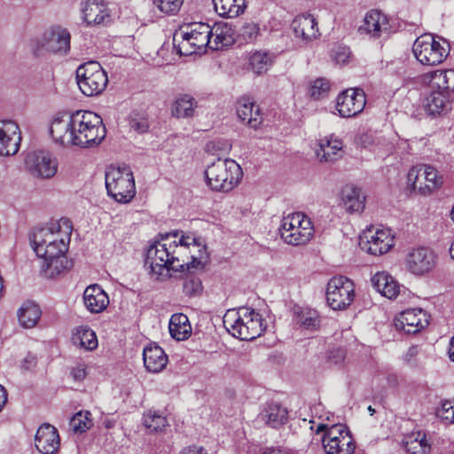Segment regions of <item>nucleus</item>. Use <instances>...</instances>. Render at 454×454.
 I'll list each match as a JSON object with an SVG mask.
<instances>
[{"mask_svg":"<svg viewBox=\"0 0 454 454\" xmlns=\"http://www.w3.org/2000/svg\"><path fill=\"white\" fill-rule=\"evenodd\" d=\"M50 133L55 143L82 148L98 145L106 137L102 118L91 111L78 110L56 116Z\"/></svg>","mask_w":454,"mask_h":454,"instance_id":"nucleus-1","label":"nucleus"},{"mask_svg":"<svg viewBox=\"0 0 454 454\" xmlns=\"http://www.w3.org/2000/svg\"><path fill=\"white\" fill-rule=\"evenodd\" d=\"M72 225L67 219H60L47 226L35 228L30 236L33 249L43 260L41 269L45 274L53 276L67 269L68 262L65 254L68 249Z\"/></svg>","mask_w":454,"mask_h":454,"instance_id":"nucleus-2","label":"nucleus"},{"mask_svg":"<svg viewBox=\"0 0 454 454\" xmlns=\"http://www.w3.org/2000/svg\"><path fill=\"white\" fill-rule=\"evenodd\" d=\"M179 249H176L169 239V235L152 244L146 252L145 264L149 267L151 278L163 281L170 277V271H182L184 269H202V256H192V261L181 258Z\"/></svg>","mask_w":454,"mask_h":454,"instance_id":"nucleus-3","label":"nucleus"},{"mask_svg":"<svg viewBox=\"0 0 454 454\" xmlns=\"http://www.w3.org/2000/svg\"><path fill=\"white\" fill-rule=\"evenodd\" d=\"M223 323L233 337L241 340H253L265 330L261 315L247 307L228 309Z\"/></svg>","mask_w":454,"mask_h":454,"instance_id":"nucleus-4","label":"nucleus"},{"mask_svg":"<svg viewBox=\"0 0 454 454\" xmlns=\"http://www.w3.org/2000/svg\"><path fill=\"white\" fill-rule=\"evenodd\" d=\"M205 176L207 185L213 191L228 192L241 181L243 171L235 160L218 158L207 166Z\"/></svg>","mask_w":454,"mask_h":454,"instance_id":"nucleus-5","label":"nucleus"},{"mask_svg":"<svg viewBox=\"0 0 454 454\" xmlns=\"http://www.w3.org/2000/svg\"><path fill=\"white\" fill-rule=\"evenodd\" d=\"M210 26L206 23L187 24L180 27L173 37L174 46L180 55L190 56L203 51L210 40Z\"/></svg>","mask_w":454,"mask_h":454,"instance_id":"nucleus-6","label":"nucleus"},{"mask_svg":"<svg viewBox=\"0 0 454 454\" xmlns=\"http://www.w3.org/2000/svg\"><path fill=\"white\" fill-rule=\"evenodd\" d=\"M311 220L301 212H294L284 216L279 227L282 240L291 246H304L314 236Z\"/></svg>","mask_w":454,"mask_h":454,"instance_id":"nucleus-7","label":"nucleus"},{"mask_svg":"<svg viewBox=\"0 0 454 454\" xmlns=\"http://www.w3.org/2000/svg\"><path fill=\"white\" fill-rule=\"evenodd\" d=\"M105 180L108 195L117 202L128 203L135 197V179L129 168L108 167Z\"/></svg>","mask_w":454,"mask_h":454,"instance_id":"nucleus-8","label":"nucleus"},{"mask_svg":"<svg viewBox=\"0 0 454 454\" xmlns=\"http://www.w3.org/2000/svg\"><path fill=\"white\" fill-rule=\"evenodd\" d=\"M412 52L421 65L433 67L446 59L450 53V45L443 39L437 41L433 35L424 34L415 40Z\"/></svg>","mask_w":454,"mask_h":454,"instance_id":"nucleus-9","label":"nucleus"},{"mask_svg":"<svg viewBox=\"0 0 454 454\" xmlns=\"http://www.w3.org/2000/svg\"><path fill=\"white\" fill-rule=\"evenodd\" d=\"M324 432L323 448L326 454H353L356 442L345 425L333 424L330 427L319 424L317 433Z\"/></svg>","mask_w":454,"mask_h":454,"instance_id":"nucleus-10","label":"nucleus"},{"mask_svg":"<svg viewBox=\"0 0 454 454\" xmlns=\"http://www.w3.org/2000/svg\"><path fill=\"white\" fill-rule=\"evenodd\" d=\"M76 80L79 89L87 97L101 94L108 82L106 71L97 61L80 65L76 69Z\"/></svg>","mask_w":454,"mask_h":454,"instance_id":"nucleus-11","label":"nucleus"},{"mask_svg":"<svg viewBox=\"0 0 454 454\" xmlns=\"http://www.w3.org/2000/svg\"><path fill=\"white\" fill-rule=\"evenodd\" d=\"M356 296L354 282L345 276L332 278L326 286L327 304L334 310L348 308Z\"/></svg>","mask_w":454,"mask_h":454,"instance_id":"nucleus-12","label":"nucleus"},{"mask_svg":"<svg viewBox=\"0 0 454 454\" xmlns=\"http://www.w3.org/2000/svg\"><path fill=\"white\" fill-rule=\"evenodd\" d=\"M407 178L412 190L423 196L432 194L442 184L437 169L430 165L412 167L408 172Z\"/></svg>","mask_w":454,"mask_h":454,"instance_id":"nucleus-13","label":"nucleus"},{"mask_svg":"<svg viewBox=\"0 0 454 454\" xmlns=\"http://www.w3.org/2000/svg\"><path fill=\"white\" fill-rule=\"evenodd\" d=\"M404 265L411 274L421 277L434 270L436 265V255L430 247H412L405 255Z\"/></svg>","mask_w":454,"mask_h":454,"instance_id":"nucleus-14","label":"nucleus"},{"mask_svg":"<svg viewBox=\"0 0 454 454\" xmlns=\"http://www.w3.org/2000/svg\"><path fill=\"white\" fill-rule=\"evenodd\" d=\"M366 105V95L362 89L350 88L340 93L336 98V110L343 118H351L363 112Z\"/></svg>","mask_w":454,"mask_h":454,"instance_id":"nucleus-15","label":"nucleus"},{"mask_svg":"<svg viewBox=\"0 0 454 454\" xmlns=\"http://www.w3.org/2000/svg\"><path fill=\"white\" fill-rule=\"evenodd\" d=\"M25 165L31 175L41 178H51L58 169V164L50 153L33 151L27 153Z\"/></svg>","mask_w":454,"mask_h":454,"instance_id":"nucleus-16","label":"nucleus"},{"mask_svg":"<svg viewBox=\"0 0 454 454\" xmlns=\"http://www.w3.org/2000/svg\"><path fill=\"white\" fill-rule=\"evenodd\" d=\"M428 324V315L421 309H405L395 319V328L409 334L419 333L427 326Z\"/></svg>","mask_w":454,"mask_h":454,"instance_id":"nucleus-17","label":"nucleus"},{"mask_svg":"<svg viewBox=\"0 0 454 454\" xmlns=\"http://www.w3.org/2000/svg\"><path fill=\"white\" fill-rule=\"evenodd\" d=\"M42 49L55 54H67L70 50V34L61 27L51 28L40 40Z\"/></svg>","mask_w":454,"mask_h":454,"instance_id":"nucleus-18","label":"nucleus"},{"mask_svg":"<svg viewBox=\"0 0 454 454\" xmlns=\"http://www.w3.org/2000/svg\"><path fill=\"white\" fill-rule=\"evenodd\" d=\"M20 129L14 121H0V155L16 154L20 149Z\"/></svg>","mask_w":454,"mask_h":454,"instance_id":"nucleus-19","label":"nucleus"},{"mask_svg":"<svg viewBox=\"0 0 454 454\" xmlns=\"http://www.w3.org/2000/svg\"><path fill=\"white\" fill-rule=\"evenodd\" d=\"M389 24L385 15L378 11H371L366 13L363 24L358 27L360 35H368L378 38L389 33Z\"/></svg>","mask_w":454,"mask_h":454,"instance_id":"nucleus-20","label":"nucleus"},{"mask_svg":"<svg viewBox=\"0 0 454 454\" xmlns=\"http://www.w3.org/2000/svg\"><path fill=\"white\" fill-rule=\"evenodd\" d=\"M35 447L42 454H54L59 448V436L57 429L50 425H42L35 437Z\"/></svg>","mask_w":454,"mask_h":454,"instance_id":"nucleus-21","label":"nucleus"},{"mask_svg":"<svg viewBox=\"0 0 454 454\" xmlns=\"http://www.w3.org/2000/svg\"><path fill=\"white\" fill-rule=\"evenodd\" d=\"M236 113L241 121L253 129H257L262 122L259 106L248 97H242L237 101Z\"/></svg>","mask_w":454,"mask_h":454,"instance_id":"nucleus-22","label":"nucleus"},{"mask_svg":"<svg viewBox=\"0 0 454 454\" xmlns=\"http://www.w3.org/2000/svg\"><path fill=\"white\" fill-rule=\"evenodd\" d=\"M294 35L304 42L317 39L319 35L316 19L308 13L300 14L292 22Z\"/></svg>","mask_w":454,"mask_h":454,"instance_id":"nucleus-23","label":"nucleus"},{"mask_svg":"<svg viewBox=\"0 0 454 454\" xmlns=\"http://www.w3.org/2000/svg\"><path fill=\"white\" fill-rule=\"evenodd\" d=\"M394 236L388 229H378L370 237H367L365 249L373 255H381L387 253L394 247Z\"/></svg>","mask_w":454,"mask_h":454,"instance_id":"nucleus-24","label":"nucleus"},{"mask_svg":"<svg viewBox=\"0 0 454 454\" xmlns=\"http://www.w3.org/2000/svg\"><path fill=\"white\" fill-rule=\"evenodd\" d=\"M82 12L84 21L88 25L106 24L110 20L108 8L103 2L88 0L82 4Z\"/></svg>","mask_w":454,"mask_h":454,"instance_id":"nucleus-25","label":"nucleus"},{"mask_svg":"<svg viewBox=\"0 0 454 454\" xmlns=\"http://www.w3.org/2000/svg\"><path fill=\"white\" fill-rule=\"evenodd\" d=\"M423 107L430 115H440L450 109L449 94L437 89L430 91L423 101Z\"/></svg>","mask_w":454,"mask_h":454,"instance_id":"nucleus-26","label":"nucleus"},{"mask_svg":"<svg viewBox=\"0 0 454 454\" xmlns=\"http://www.w3.org/2000/svg\"><path fill=\"white\" fill-rule=\"evenodd\" d=\"M83 302L91 313H100L107 307L109 299L98 285H91L84 290Z\"/></svg>","mask_w":454,"mask_h":454,"instance_id":"nucleus-27","label":"nucleus"},{"mask_svg":"<svg viewBox=\"0 0 454 454\" xmlns=\"http://www.w3.org/2000/svg\"><path fill=\"white\" fill-rule=\"evenodd\" d=\"M143 358L148 372H160L168 364V356L158 345L150 344L144 348Z\"/></svg>","mask_w":454,"mask_h":454,"instance_id":"nucleus-28","label":"nucleus"},{"mask_svg":"<svg viewBox=\"0 0 454 454\" xmlns=\"http://www.w3.org/2000/svg\"><path fill=\"white\" fill-rule=\"evenodd\" d=\"M343 143L340 139L329 137L319 142L317 156L320 161L334 162L342 156Z\"/></svg>","mask_w":454,"mask_h":454,"instance_id":"nucleus-29","label":"nucleus"},{"mask_svg":"<svg viewBox=\"0 0 454 454\" xmlns=\"http://www.w3.org/2000/svg\"><path fill=\"white\" fill-rule=\"evenodd\" d=\"M373 287L382 296L390 300L395 299L400 293V286L397 281L387 272H377L372 278Z\"/></svg>","mask_w":454,"mask_h":454,"instance_id":"nucleus-30","label":"nucleus"},{"mask_svg":"<svg viewBox=\"0 0 454 454\" xmlns=\"http://www.w3.org/2000/svg\"><path fill=\"white\" fill-rule=\"evenodd\" d=\"M261 419L272 428H278L288 420V411L278 403H270L260 414Z\"/></svg>","mask_w":454,"mask_h":454,"instance_id":"nucleus-31","label":"nucleus"},{"mask_svg":"<svg viewBox=\"0 0 454 454\" xmlns=\"http://www.w3.org/2000/svg\"><path fill=\"white\" fill-rule=\"evenodd\" d=\"M341 202L348 213L362 212L365 207V196L361 189L346 185L341 191Z\"/></svg>","mask_w":454,"mask_h":454,"instance_id":"nucleus-32","label":"nucleus"},{"mask_svg":"<svg viewBox=\"0 0 454 454\" xmlns=\"http://www.w3.org/2000/svg\"><path fill=\"white\" fill-rule=\"evenodd\" d=\"M403 444L409 454H429L431 443L423 431H414L404 436Z\"/></svg>","mask_w":454,"mask_h":454,"instance_id":"nucleus-33","label":"nucleus"},{"mask_svg":"<svg viewBox=\"0 0 454 454\" xmlns=\"http://www.w3.org/2000/svg\"><path fill=\"white\" fill-rule=\"evenodd\" d=\"M211 33H209L207 47L218 51L232 43L233 39L231 35V29L225 24L218 23L210 27Z\"/></svg>","mask_w":454,"mask_h":454,"instance_id":"nucleus-34","label":"nucleus"},{"mask_svg":"<svg viewBox=\"0 0 454 454\" xmlns=\"http://www.w3.org/2000/svg\"><path fill=\"white\" fill-rule=\"evenodd\" d=\"M171 242L173 243V246H175L176 249H179V251H180L179 256L181 258H184L187 261H192V256L193 255V254H192L189 256L187 250L191 247H192L194 248H198V250L200 252V256H196V257L200 258V256H202L203 266L205 265L207 259V255L206 253V247L203 246L202 249L200 248L201 244L200 242L199 238H196L193 235H182L179 238L178 241L171 240Z\"/></svg>","mask_w":454,"mask_h":454,"instance_id":"nucleus-35","label":"nucleus"},{"mask_svg":"<svg viewBox=\"0 0 454 454\" xmlns=\"http://www.w3.org/2000/svg\"><path fill=\"white\" fill-rule=\"evenodd\" d=\"M169 333L176 340L188 339L192 333V326L186 315L176 313L172 315L168 325Z\"/></svg>","mask_w":454,"mask_h":454,"instance_id":"nucleus-36","label":"nucleus"},{"mask_svg":"<svg viewBox=\"0 0 454 454\" xmlns=\"http://www.w3.org/2000/svg\"><path fill=\"white\" fill-rule=\"evenodd\" d=\"M42 315L40 307L33 301H26L18 310V318L20 325L25 328H33Z\"/></svg>","mask_w":454,"mask_h":454,"instance_id":"nucleus-37","label":"nucleus"},{"mask_svg":"<svg viewBox=\"0 0 454 454\" xmlns=\"http://www.w3.org/2000/svg\"><path fill=\"white\" fill-rule=\"evenodd\" d=\"M215 12L225 18H235L243 13L245 0H213Z\"/></svg>","mask_w":454,"mask_h":454,"instance_id":"nucleus-38","label":"nucleus"},{"mask_svg":"<svg viewBox=\"0 0 454 454\" xmlns=\"http://www.w3.org/2000/svg\"><path fill=\"white\" fill-rule=\"evenodd\" d=\"M294 319L296 324L307 330H316L320 325L318 312L310 308L297 307L294 309Z\"/></svg>","mask_w":454,"mask_h":454,"instance_id":"nucleus-39","label":"nucleus"},{"mask_svg":"<svg viewBox=\"0 0 454 454\" xmlns=\"http://www.w3.org/2000/svg\"><path fill=\"white\" fill-rule=\"evenodd\" d=\"M432 88H436L449 94L454 91V69L436 70L429 73Z\"/></svg>","mask_w":454,"mask_h":454,"instance_id":"nucleus-40","label":"nucleus"},{"mask_svg":"<svg viewBox=\"0 0 454 454\" xmlns=\"http://www.w3.org/2000/svg\"><path fill=\"white\" fill-rule=\"evenodd\" d=\"M72 341L86 350H94L98 347V339L94 331L88 326L77 327L73 333Z\"/></svg>","mask_w":454,"mask_h":454,"instance_id":"nucleus-41","label":"nucleus"},{"mask_svg":"<svg viewBox=\"0 0 454 454\" xmlns=\"http://www.w3.org/2000/svg\"><path fill=\"white\" fill-rule=\"evenodd\" d=\"M196 106L197 102L194 98L188 94L180 95L172 106V114L176 118L192 117Z\"/></svg>","mask_w":454,"mask_h":454,"instance_id":"nucleus-42","label":"nucleus"},{"mask_svg":"<svg viewBox=\"0 0 454 454\" xmlns=\"http://www.w3.org/2000/svg\"><path fill=\"white\" fill-rule=\"evenodd\" d=\"M143 423L152 432L162 431L168 426L166 417L155 411H149L145 413L143 418Z\"/></svg>","mask_w":454,"mask_h":454,"instance_id":"nucleus-43","label":"nucleus"},{"mask_svg":"<svg viewBox=\"0 0 454 454\" xmlns=\"http://www.w3.org/2000/svg\"><path fill=\"white\" fill-rule=\"evenodd\" d=\"M249 64L256 74L265 73L271 65V59L266 52L256 51L251 55Z\"/></svg>","mask_w":454,"mask_h":454,"instance_id":"nucleus-44","label":"nucleus"},{"mask_svg":"<svg viewBox=\"0 0 454 454\" xmlns=\"http://www.w3.org/2000/svg\"><path fill=\"white\" fill-rule=\"evenodd\" d=\"M90 413L88 411H79L74 415L69 423L72 430L75 433H82L89 429L92 425V421L90 419Z\"/></svg>","mask_w":454,"mask_h":454,"instance_id":"nucleus-45","label":"nucleus"},{"mask_svg":"<svg viewBox=\"0 0 454 454\" xmlns=\"http://www.w3.org/2000/svg\"><path fill=\"white\" fill-rule=\"evenodd\" d=\"M202 282L198 277L190 276L184 280L183 290L189 297L199 296L202 293Z\"/></svg>","mask_w":454,"mask_h":454,"instance_id":"nucleus-46","label":"nucleus"},{"mask_svg":"<svg viewBox=\"0 0 454 454\" xmlns=\"http://www.w3.org/2000/svg\"><path fill=\"white\" fill-rule=\"evenodd\" d=\"M153 3L161 12L174 15L179 12L184 0H153Z\"/></svg>","mask_w":454,"mask_h":454,"instance_id":"nucleus-47","label":"nucleus"},{"mask_svg":"<svg viewBox=\"0 0 454 454\" xmlns=\"http://www.w3.org/2000/svg\"><path fill=\"white\" fill-rule=\"evenodd\" d=\"M329 89H330L329 82L323 78H319V79H317L316 81H314V82L310 86L309 93H310L311 98H313L315 99H318V98L325 96L327 94Z\"/></svg>","mask_w":454,"mask_h":454,"instance_id":"nucleus-48","label":"nucleus"},{"mask_svg":"<svg viewBox=\"0 0 454 454\" xmlns=\"http://www.w3.org/2000/svg\"><path fill=\"white\" fill-rule=\"evenodd\" d=\"M436 416L442 420L449 423L454 422V405L450 401L445 400L441 403V407L436 410Z\"/></svg>","mask_w":454,"mask_h":454,"instance_id":"nucleus-49","label":"nucleus"},{"mask_svg":"<svg viewBox=\"0 0 454 454\" xmlns=\"http://www.w3.org/2000/svg\"><path fill=\"white\" fill-rule=\"evenodd\" d=\"M129 127L138 133H145L148 130L149 124L145 117L133 114L129 118Z\"/></svg>","mask_w":454,"mask_h":454,"instance_id":"nucleus-50","label":"nucleus"},{"mask_svg":"<svg viewBox=\"0 0 454 454\" xmlns=\"http://www.w3.org/2000/svg\"><path fill=\"white\" fill-rule=\"evenodd\" d=\"M376 137L372 132H364L356 138V144L363 148H372L375 144Z\"/></svg>","mask_w":454,"mask_h":454,"instance_id":"nucleus-51","label":"nucleus"},{"mask_svg":"<svg viewBox=\"0 0 454 454\" xmlns=\"http://www.w3.org/2000/svg\"><path fill=\"white\" fill-rule=\"evenodd\" d=\"M259 26L256 23L251 22L242 27V35L248 40L256 38L259 34Z\"/></svg>","mask_w":454,"mask_h":454,"instance_id":"nucleus-52","label":"nucleus"},{"mask_svg":"<svg viewBox=\"0 0 454 454\" xmlns=\"http://www.w3.org/2000/svg\"><path fill=\"white\" fill-rule=\"evenodd\" d=\"M70 374L75 381L83 380L87 376V371H86L85 364H79L76 366L73 367Z\"/></svg>","mask_w":454,"mask_h":454,"instance_id":"nucleus-53","label":"nucleus"},{"mask_svg":"<svg viewBox=\"0 0 454 454\" xmlns=\"http://www.w3.org/2000/svg\"><path fill=\"white\" fill-rule=\"evenodd\" d=\"M350 57V51L347 47H338L334 51L333 58L336 63H345Z\"/></svg>","mask_w":454,"mask_h":454,"instance_id":"nucleus-54","label":"nucleus"},{"mask_svg":"<svg viewBox=\"0 0 454 454\" xmlns=\"http://www.w3.org/2000/svg\"><path fill=\"white\" fill-rule=\"evenodd\" d=\"M37 364V358L32 354H27L22 360L21 366L25 370H32Z\"/></svg>","mask_w":454,"mask_h":454,"instance_id":"nucleus-55","label":"nucleus"},{"mask_svg":"<svg viewBox=\"0 0 454 454\" xmlns=\"http://www.w3.org/2000/svg\"><path fill=\"white\" fill-rule=\"evenodd\" d=\"M344 358H345V352H344V350H342L340 348L333 350L329 356V360L334 364L342 362L344 360Z\"/></svg>","mask_w":454,"mask_h":454,"instance_id":"nucleus-56","label":"nucleus"},{"mask_svg":"<svg viewBox=\"0 0 454 454\" xmlns=\"http://www.w3.org/2000/svg\"><path fill=\"white\" fill-rule=\"evenodd\" d=\"M181 454H207V450L203 447L190 446L184 448Z\"/></svg>","mask_w":454,"mask_h":454,"instance_id":"nucleus-57","label":"nucleus"},{"mask_svg":"<svg viewBox=\"0 0 454 454\" xmlns=\"http://www.w3.org/2000/svg\"><path fill=\"white\" fill-rule=\"evenodd\" d=\"M7 402V392L5 388L0 385V411Z\"/></svg>","mask_w":454,"mask_h":454,"instance_id":"nucleus-58","label":"nucleus"},{"mask_svg":"<svg viewBox=\"0 0 454 454\" xmlns=\"http://www.w3.org/2000/svg\"><path fill=\"white\" fill-rule=\"evenodd\" d=\"M449 357L452 362H454V336L451 338L450 342Z\"/></svg>","mask_w":454,"mask_h":454,"instance_id":"nucleus-59","label":"nucleus"},{"mask_svg":"<svg viewBox=\"0 0 454 454\" xmlns=\"http://www.w3.org/2000/svg\"><path fill=\"white\" fill-rule=\"evenodd\" d=\"M262 454H288L286 451L279 449H270Z\"/></svg>","mask_w":454,"mask_h":454,"instance_id":"nucleus-60","label":"nucleus"},{"mask_svg":"<svg viewBox=\"0 0 454 454\" xmlns=\"http://www.w3.org/2000/svg\"><path fill=\"white\" fill-rule=\"evenodd\" d=\"M417 351H418L417 347H411L408 350V355L411 356H415L417 354Z\"/></svg>","mask_w":454,"mask_h":454,"instance_id":"nucleus-61","label":"nucleus"},{"mask_svg":"<svg viewBox=\"0 0 454 454\" xmlns=\"http://www.w3.org/2000/svg\"><path fill=\"white\" fill-rule=\"evenodd\" d=\"M449 252H450L451 259L454 260V240L450 244Z\"/></svg>","mask_w":454,"mask_h":454,"instance_id":"nucleus-62","label":"nucleus"},{"mask_svg":"<svg viewBox=\"0 0 454 454\" xmlns=\"http://www.w3.org/2000/svg\"><path fill=\"white\" fill-rule=\"evenodd\" d=\"M368 411H369L371 415H373L375 413V410L372 406L368 407Z\"/></svg>","mask_w":454,"mask_h":454,"instance_id":"nucleus-63","label":"nucleus"},{"mask_svg":"<svg viewBox=\"0 0 454 454\" xmlns=\"http://www.w3.org/2000/svg\"><path fill=\"white\" fill-rule=\"evenodd\" d=\"M450 218L454 222V205H453V207H452L451 212H450Z\"/></svg>","mask_w":454,"mask_h":454,"instance_id":"nucleus-64","label":"nucleus"}]
</instances>
